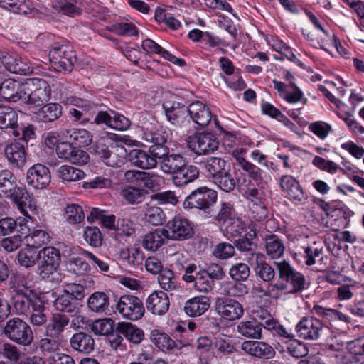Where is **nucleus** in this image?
<instances>
[{
    "label": "nucleus",
    "instance_id": "nucleus-1",
    "mask_svg": "<svg viewBox=\"0 0 364 364\" xmlns=\"http://www.w3.org/2000/svg\"><path fill=\"white\" fill-rule=\"evenodd\" d=\"M0 191L11 200L21 214L31 219L37 210L36 201L26 188L15 184V177L9 170L0 171Z\"/></svg>",
    "mask_w": 364,
    "mask_h": 364
},
{
    "label": "nucleus",
    "instance_id": "nucleus-2",
    "mask_svg": "<svg viewBox=\"0 0 364 364\" xmlns=\"http://www.w3.org/2000/svg\"><path fill=\"white\" fill-rule=\"evenodd\" d=\"M25 87L21 102L32 112H37L41 107L47 103L51 97V87L44 80L34 78Z\"/></svg>",
    "mask_w": 364,
    "mask_h": 364
},
{
    "label": "nucleus",
    "instance_id": "nucleus-3",
    "mask_svg": "<svg viewBox=\"0 0 364 364\" xmlns=\"http://www.w3.org/2000/svg\"><path fill=\"white\" fill-rule=\"evenodd\" d=\"M3 333L9 340L22 346H31L34 340L31 326L18 317L8 320Z\"/></svg>",
    "mask_w": 364,
    "mask_h": 364
},
{
    "label": "nucleus",
    "instance_id": "nucleus-4",
    "mask_svg": "<svg viewBox=\"0 0 364 364\" xmlns=\"http://www.w3.org/2000/svg\"><path fill=\"white\" fill-rule=\"evenodd\" d=\"M53 68L60 73H70L77 61L75 52L68 46L55 43L49 51Z\"/></svg>",
    "mask_w": 364,
    "mask_h": 364
},
{
    "label": "nucleus",
    "instance_id": "nucleus-5",
    "mask_svg": "<svg viewBox=\"0 0 364 364\" xmlns=\"http://www.w3.org/2000/svg\"><path fill=\"white\" fill-rule=\"evenodd\" d=\"M168 147L150 146L148 150L133 149L129 153L132 164L141 169H151L156 166L157 160L167 155Z\"/></svg>",
    "mask_w": 364,
    "mask_h": 364
},
{
    "label": "nucleus",
    "instance_id": "nucleus-6",
    "mask_svg": "<svg viewBox=\"0 0 364 364\" xmlns=\"http://www.w3.org/2000/svg\"><path fill=\"white\" fill-rule=\"evenodd\" d=\"M279 277L285 281L289 286V294H297L301 292L308 287V284L304 275L296 271L287 261L274 262Z\"/></svg>",
    "mask_w": 364,
    "mask_h": 364
},
{
    "label": "nucleus",
    "instance_id": "nucleus-7",
    "mask_svg": "<svg viewBox=\"0 0 364 364\" xmlns=\"http://www.w3.org/2000/svg\"><path fill=\"white\" fill-rule=\"evenodd\" d=\"M115 308L124 318L130 321L139 320L145 313L142 300L132 294L121 296L116 303Z\"/></svg>",
    "mask_w": 364,
    "mask_h": 364
},
{
    "label": "nucleus",
    "instance_id": "nucleus-8",
    "mask_svg": "<svg viewBox=\"0 0 364 364\" xmlns=\"http://www.w3.org/2000/svg\"><path fill=\"white\" fill-rule=\"evenodd\" d=\"M217 192L208 187H200L192 191L185 199V208H197L205 211L210 209L217 200Z\"/></svg>",
    "mask_w": 364,
    "mask_h": 364
},
{
    "label": "nucleus",
    "instance_id": "nucleus-9",
    "mask_svg": "<svg viewBox=\"0 0 364 364\" xmlns=\"http://www.w3.org/2000/svg\"><path fill=\"white\" fill-rule=\"evenodd\" d=\"M38 267L43 278H48L56 272L60 262V254L53 247H46L37 255Z\"/></svg>",
    "mask_w": 364,
    "mask_h": 364
},
{
    "label": "nucleus",
    "instance_id": "nucleus-10",
    "mask_svg": "<svg viewBox=\"0 0 364 364\" xmlns=\"http://www.w3.org/2000/svg\"><path fill=\"white\" fill-rule=\"evenodd\" d=\"M142 139L152 143L151 146L168 147L166 144L171 140V131L158 124L157 122H146L142 126Z\"/></svg>",
    "mask_w": 364,
    "mask_h": 364
},
{
    "label": "nucleus",
    "instance_id": "nucleus-11",
    "mask_svg": "<svg viewBox=\"0 0 364 364\" xmlns=\"http://www.w3.org/2000/svg\"><path fill=\"white\" fill-rule=\"evenodd\" d=\"M168 240L183 241L194 234L192 223L180 215L175 216L163 228Z\"/></svg>",
    "mask_w": 364,
    "mask_h": 364
},
{
    "label": "nucleus",
    "instance_id": "nucleus-12",
    "mask_svg": "<svg viewBox=\"0 0 364 364\" xmlns=\"http://www.w3.org/2000/svg\"><path fill=\"white\" fill-rule=\"evenodd\" d=\"M188 147L198 155L209 154L218 148L217 137L211 133H198L186 139Z\"/></svg>",
    "mask_w": 364,
    "mask_h": 364
},
{
    "label": "nucleus",
    "instance_id": "nucleus-13",
    "mask_svg": "<svg viewBox=\"0 0 364 364\" xmlns=\"http://www.w3.org/2000/svg\"><path fill=\"white\" fill-rule=\"evenodd\" d=\"M214 307L218 316L228 321L239 319L244 314L242 305L230 298H217Z\"/></svg>",
    "mask_w": 364,
    "mask_h": 364
},
{
    "label": "nucleus",
    "instance_id": "nucleus-14",
    "mask_svg": "<svg viewBox=\"0 0 364 364\" xmlns=\"http://www.w3.org/2000/svg\"><path fill=\"white\" fill-rule=\"evenodd\" d=\"M323 328L322 322L313 316H304L296 325L297 336L304 340H317Z\"/></svg>",
    "mask_w": 364,
    "mask_h": 364
},
{
    "label": "nucleus",
    "instance_id": "nucleus-15",
    "mask_svg": "<svg viewBox=\"0 0 364 364\" xmlns=\"http://www.w3.org/2000/svg\"><path fill=\"white\" fill-rule=\"evenodd\" d=\"M167 120L176 126L189 122L188 107L174 100H166L162 105Z\"/></svg>",
    "mask_w": 364,
    "mask_h": 364
},
{
    "label": "nucleus",
    "instance_id": "nucleus-16",
    "mask_svg": "<svg viewBox=\"0 0 364 364\" xmlns=\"http://www.w3.org/2000/svg\"><path fill=\"white\" fill-rule=\"evenodd\" d=\"M50 179L49 168L41 164H35L27 171L26 182L36 189L46 188L49 185Z\"/></svg>",
    "mask_w": 364,
    "mask_h": 364
},
{
    "label": "nucleus",
    "instance_id": "nucleus-17",
    "mask_svg": "<svg viewBox=\"0 0 364 364\" xmlns=\"http://www.w3.org/2000/svg\"><path fill=\"white\" fill-rule=\"evenodd\" d=\"M256 276L265 282H269L275 277L274 268L267 262L265 256L259 252H251L248 258Z\"/></svg>",
    "mask_w": 364,
    "mask_h": 364
},
{
    "label": "nucleus",
    "instance_id": "nucleus-18",
    "mask_svg": "<svg viewBox=\"0 0 364 364\" xmlns=\"http://www.w3.org/2000/svg\"><path fill=\"white\" fill-rule=\"evenodd\" d=\"M124 178L127 181L132 183L141 182L144 186L150 189H158L163 177L153 173H149L138 170H128L124 173Z\"/></svg>",
    "mask_w": 364,
    "mask_h": 364
},
{
    "label": "nucleus",
    "instance_id": "nucleus-19",
    "mask_svg": "<svg viewBox=\"0 0 364 364\" xmlns=\"http://www.w3.org/2000/svg\"><path fill=\"white\" fill-rule=\"evenodd\" d=\"M188 119L201 127L208 126L211 119L212 114L208 106L200 101H196L188 106Z\"/></svg>",
    "mask_w": 364,
    "mask_h": 364
},
{
    "label": "nucleus",
    "instance_id": "nucleus-20",
    "mask_svg": "<svg viewBox=\"0 0 364 364\" xmlns=\"http://www.w3.org/2000/svg\"><path fill=\"white\" fill-rule=\"evenodd\" d=\"M146 309L154 315H164L169 309L170 301L168 295L164 291H155L146 301Z\"/></svg>",
    "mask_w": 364,
    "mask_h": 364
},
{
    "label": "nucleus",
    "instance_id": "nucleus-21",
    "mask_svg": "<svg viewBox=\"0 0 364 364\" xmlns=\"http://www.w3.org/2000/svg\"><path fill=\"white\" fill-rule=\"evenodd\" d=\"M4 153L9 164L14 168H21L26 161V149L19 142H12L6 144Z\"/></svg>",
    "mask_w": 364,
    "mask_h": 364
},
{
    "label": "nucleus",
    "instance_id": "nucleus-22",
    "mask_svg": "<svg viewBox=\"0 0 364 364\" xmlns=\"http://www.w3.org/2000/svg\"><path fill=\"white\" fill-rule=\"evenodd\" d=\"M241 348L246 353L261 359H270L275 355L274 348L262 341H247L242 343Z\"/></svg>",
    "mask_w": 364,
    "mask_h": 364
},
{
    "label": "nucleus",
    "instance_id": "nucleus-23",
    "mask_svg": "<svg viewBox=\"0 0 364 364\" xmlns=\"http://www.w3.org/2000/svg\"><path fill=\"white\" fill-rule=\"evenodd\" d=\"M279 186L292 200L303 201L307 198L299 182L292 176H282L279 178Z\"/></svg>",
    "mask_w": 364,
    "mask_h": 364
},
{
    "label": "nucleus",
    "instance_id": "nucleus-24",
    "mask_svg": "<svg viewBox=\"0 0 364 364\" xmlns=\"http://www.w3.org/2000/svg\"><path fill=\"white\" fill-rule=\"evenodd\" d=\"M201 166L205 173L211 180L222 173H225L226 171H230L229 163L220 157H208L201 162Z\"/></svg>",
    "mask_w": 364,
    "mask_h": 364
},
{
    "label": "nucleus",
    "instance_id": "nucleus-25",
    "mask_svg": "<svg viewBox=\"0 0 364 364\" xmlns=\"http://www.w3.org/2000/svg\"><path fill=\"white\" fill-rule=\"evenodd\" d=\"M25 86L12 79H7L0 84V95L11 102L22 100Z\"/></svg>",
    "mask_w": 364,
    "mask_h": 364
},
{
    "label": "nucleus",
    "instance_id": "nucleus-26",
    "mask_svg": "<svg viewBox=\"0 0 364 364\" xmlns=\"http://www.w3.org/2000/svg\"><path fill=\"white\" fill-rule=\"evenodd\" d=\"M30 294L26 292L15 293L12 295L11 300L13 306L18 315H26L30 312V309L33 307V304L39 299L36 295L31 296L32 290L29 291Z\"/></svg>",
    "mask_w": 364,
    "mask_h": 364
},
{
    "label": "nucleus",
    "instance_id": "nucleus-27",
    "mask_svg": "<svg viewBox=\"0 0 364 364\" xmlns=\"http://www.w3.org/2000/svg\"><path fill=\"white\" fill-rule=\"evenodd\" d=\"M29 311L25 316L28 317V321L33 326L41 327L47 323L48 320V310L41 299L36 300Z\"/></svg>",
    "mask_w": 364,
    "mask_h": 364
},
{
    "label": "nucleus",
    "instance_id": "nucleus-28",
    "mask_svg": "<svg viewBox=\"0 0 364 364\" xmlns=\"http://www.w3.org/2000/svg\"><path fill=\"white\" fill-rule=\"evenodd\" d=\"M70 344L73 350L85 354L91 353L95 348L92 336L84 332L73 334L70 339Z\"/></svg>",
    "mask_w": 364,
    "mask_h": 364
},
{
    "label": "nucleus",
    "instance_id": "nucleus-29",
    "mask_svg": "<svg viewBox=\"0 0 364 364\" xmlns=\"http://www.w3.org/2000/svg\"><path fill=\"white\" fill-rule=\"evenodd\" d=\"M13 129V135L16 137L20 136V132L18 131V114L11 107L0 106V129Z\"/></svg>",
    "mask_w": 364,
    "mask_h": 364
},
{
    "label": "nucleus",
    "instance_id": "nucleus-30",
    "mask_svg": "<svg viewBox=\"0 0 364 364\" xmlns=\"http://www.w3.org/2000/svg\"><path fill=\"white\" fill-rule=\"evenodd\" d=\"M247 150L243 148H236L231 151L232 156L236 160L237 164L254 180L261 178V170L259 168L247 161L245 155Z\"/></svg>",
    "mask_w": 364,
    "mask_h": 364
},
{
    "label": "nucleus",
    "instance_id": "nucleus-31",
    "mask_svg": "<svg viewBox=\"0 0 364 364\" xmlns=\"http://www.w3.org/2000/svg\"><path fill=\"white\" fill-rule=\"evenodd\" d=\"M168 240L164 228H160L148 232L144 236L142 246L147 250L156 251Z\"/></svg>",
    "mask_w": 364,
    "mask_h": 364
},
{
    "label": "nucleus",
    "instance_id": "nucleus-32",
    "mask_svg": "<svg viewBox=\"0 0 364 364\" xmlns=\"http://www.w3.org/2000/svg\"><path fill=\"white\" fill-rule=\"evenodd\" d=\"M160 168L166 174L174 175L185 165L186 159L181 154H172L164 156L161 159Z\"/></svg>",
    "mask_w": 364,
    "mask_h": 364
},
{
    "label": "nucleus",
    "instance_id": "nucleus-33",
    "mask_svg": "<svg viewBox=\"0 0 364 364\" xmlns=\"http://www.w3.org/2000/svg\"><path fill=\"white\" fill-rule=\"evenodd\" d=\"M199 176L198 168L193 165H189L187 161L178 172L173 176L172 180L174 185L182 187L196 180Z\"/></svg>",
    "mask_w": 364,
    "mask_h": 364
},
{
    "label": "nucleus",
    "instance_id": "nucleus-34",
    "mask_svg": "<svg viewBox=\"0 0 364 364\" xmlns=\"http://www.w3.org/2000/svg\"><path fill=\"white\" fill-rule=\"evenodd\" d=\"M210 307L209 299L206 296H195L188 300L184 305L185 313L192 317L200 316Z\"/></svg>",
    "mask_w": 364,
    "mask_h": 364
},
{
    "label": "nucleus",
    "instance_id": "nucleus-35",
    "mask_svg": "<svg viewBox=\"0 0 364 364\" xmlns=\"http://www.w3.org/2000/svg\"><path fill=\"white\" fill-rule=\"evenodd\" d=\"M53 306L58 311L75 315L79 313L81 305L68 294L63 292L54 300Z\"/></svg>",
    "mask_w": 364,
    "mask_h": 364
},
{
    "label": "nucleus",
    "instance_id": "nucleus-36",
    "mask_svg": "<svg viewBox=\"0 0 364 364\" xmlns=\"http://www.w3.org/2000/svg\"><path fill=\"white\" fill-rule=\"evenodd\" d=\"M69 318L63 314H53L50 322L46 326L45 333L48 337H59L69 323Z\"/></svg>",
    "mask_w": 364,
    "mask_h": 364
},
{
    "label": "nucleus",
    "instance_id": "nucleus-37",
    "mask_svg": "<svg viewBox=\"0 0 364 364\" xmlns=\"http://www.w3.org/2000/svg\"><path fill=\"white\" fill-rule=\"evenodd\" d=\"M262 325L255 319L241 321L237 326V333L244 337L259 340L262 338Z\"/></svg>",
    "mask_w": 364,
    "mask_h": 364
},
{
    "label": "nucleus",
    "instance_id": "nucleus-38",
    "mask_svg": "<svg viewBox=\"0 0 364 364\" xmlns=\"http://www.w3.org/2000/svg\"><path fill=\"white\" fill-rule=\"evenodd\" d=\"M109 296L104 292H95L87 300V307L90 311L95 313H105L109 310Z\"/></svg>",
    "mask_w": 364,
    "mask_h": 364
},
{
    "label": "nucleus",
    "instance_id": "nucleus-39",
    "mask_svg": "<svg viewBox=\"0 0 364 364\" xmlns=\"http://www.w3.org/2000/svg\"><path fill=\"white\" fill-rule=\"evenodd\" d=\"M158 282L164 291L168 292L181 291L174 272L168 268H165L158 276Z\"/></svg>",
    "mask_w": 364,
    "mask_h": 364
},
{
    "label": "nucleus",
    "instance_id": "nucleus-40",
    "mask_svg": "<svg viewBox=\"0 0 364 364\" xmlns=\"http://www.w3.org/2000/svg\"><path fill=\"white\" fill-rule=\"evenodd\" d=\"M285 247L282 240L277 235H271L265 237V250L267 255L272 259H279L283 255Z\"/></svg>",
    "mask_w": 364,
    "mask_h": 364
},
{
    "label": "nucleus",
    "instance_id": "nucleus-41",
    "mask_svg": "<svg viewBox=\"0 0 364 364\" xmlns=\"http://www.w3.org/2000/svg\"><path fill=\"white\" fill-rule=\"evenodd\" d=\"M38 117L45 122H50L58 119L62 114V107L58 103H46L41 110L34 112Z\"/></svg>",
    "mask_w": 364,
    "mask_h": 364
},
{
    "label": "nucleus",
    "instance_id": "nucleus-42",
    "mask_svg": "<svg viewBox=\"0 0 364 364\" xmlns=\"http://www.w3.org/2000/svg\"><path fill=\"white\" fill-rule=\"evenodd\" d=\"M118 330L127 340L134 344H139L144 339V331L131 323H122Z\"/></svg>",
    "mask_w": 364,
    "mask_h": 364
},
{
    "label": "nucleus",
    "instance_id": "nucleus-43",
    "mask_svg": "<svg viewBox=\"0 0 364 364\" xmlns=\"http://www.w3.org/2000/svg\"><path fill=\"white\" fill-rule=\"evenodd\" d=\"M53 7L58 13L69 16L80 15L81 12L77 0H55Z\"/></svg>",
    "mask_w": 364,
    "mask_h": 364
},
{
    "label": "nucleus",
    "instance_id": "nucleus-44",
    "mask_svg": "<svg viewBox=\"0 0 364 364\" xmlns=\"http://www.w3.org/2000/svg\"><path fill=\"white\" fill-rule=\"evenodd\" d=\"M150 338L154 345L163 351L171 350L175 347L174 341L159 330H153L151 332Z\"/></svg>",
    "mask_w": 364,
    "mask_h": 364
},
{
    "label": "nucleus",
    "instance_id": "nucleus-45",
    "mask_svg": "<svg viewBox=\"0 0 364 364\" xmlns=\"http://www.w3.org/2000/svg\"><path fill=\"white\" fill-rule=\"evenodd\" d=\"M58 176L66 181H77L85 178V173L82 170L69 165H63L58 169Z\"/></svg>",
    "mask_w": 364,
    "mask_h": 364
},
{
    "label": "nucleus",
    "instance_id": "nucleus-46",
    "mask_svg": "<svg viewBox=\"0 0 364 364\" xmlns=\"http://www.w3.org/2000/svg\"><path fill=\"white\" fill-rule=\"evenodd\" d=\"M212 181L223 191L226 193L232 192L236 186V180L230 171H225L215 177Z\"/></svg>",
    "mask_w": 364,
    "mask_h": 364
},
{
    "label": "nucleus",
    "instance_id": "nucleus-47",
    "mask_svg": "<svg viewBox=\"0 0 364 364\" xmlns=\"http://www.w3.org/2000/svg\"><path fill=\"white\" fill-rule=\"evenodd\" d=\"M287 352L294 358H301L309 353V348L302 341L294 338L285 342Z\"/></svg>",
    "mask_w": 364,
    "mask_h": 364
},
{
    "label": "nucleus",
    "instance_id": "nucleus-48",
    "mask_svg": "<svg viewBox=\"0 0 364 364\" xmlns=\"http://www.w3.org/2000/svg\"><path fill=\"white\" fill-rule=\"evenodd\" d=\"M224 232L228 237H235L241 235L246 229V224L241 218L235 216L225 223Z\"/></svg>",
    "mask_w": 364,
    "mask_h": 364
},
{
    "label": "nucleus",
    "instance_id": "nucleus-49",
    "mask_svg": "<svg viewBox=\"0 0 364 364\" xmlns=\"http://www.w3.org/2000/svg\"><path fill=\"white\" fill-rule=\"evenodd\" d=\"M193 283L195 290L201 293H208L213 290L214 287V282L203 270L196 272V277Z\"/></svg>",
    "mask_w": 364,
    "mask_h": 364
},
{
    "label": "nucleus",
    "instance_id": "nucleus-50",
    "mask_svg": "<svg viewBox=\"0 0 364 364\" xmlns=\"http://www.w3.org/2000/svg\"><path fill=\"white\" fill-rule=\"evenodd\" d=\"M146 193L144 189L127 186L122 190V196L129 204H138L144 200Z\"/></svg>",
    "mask_w": 364,
    "mask_h": 364
},
{
    "label": "nucleus",
    "instance_id": "nucleus-51",
    "mask_svg": "<svg viewBox=\"0 0 364 364\" xmlns=\"http://www.w3.org/2000/svg\"><path fill=\"white\" fill-rule=\"evenodd\" d=\"M50 240L49 233L42 229L34 230L26 237L28 245L33 248H38L41 245L48 243Z\"/></svg>",
    "mask_w": 364,
    "mask_h": 364
},
{
    "label": "nucleus",
    "instance_id": "nucleus-52",
    "mask_svg": "<svg viewBox=\"0 0 364 364\" xmlns=\"http://www.w3.org/2000/svg\"><path fill=\"white\" fill-rule=\"evenodd\" d=\"M144 220L151 225H159L164 221L165 214L161 208L148 204L144 210Z\"/></svg>",
    "mask_w": 364,
    "mask_h": 364
},
{
    "label": "nucleus",
    "instance_id": "nucleus-53",
    "mask_svg": "<svg viewBox=\"0 0 364 364\" xmlns=\"http://www.w3.org/2000/svg\"><path fill=\"white\" fill-rule=\"evenodd\" d=\"M126 150L122 146H112L105 164L111 167H120L124 163Z\"/></svg>",
    "mask_w": 364,
    "mask_h": 364
},
{
    "label": "nucleus",
    "instance_id": "nucleus-54",
    "mask_svg": "<svg viewBox=\"0 0 364 364\" xmlns=\"http://www.w3.org/2000/svg\"><path fill=\"white\" fill-rule=\"evenodd\" d=\"M323 247L314 242L306 247H303V252H300L304 259V263L307 266H311L316 263V259L323 253Z\"/></svg>",
    "mask_w": 364,
    "mask_h": 364
},
{
    "label": "nucleus",
    "instance_id": "nucleus-55",
    "mask_svg": "<svg viewBox=\"0 0 364 364\" xmlns=\"http://www.w3.org/2000/svg\"><path fill=\"white\" fill-rule=\"evenodd\" d=\"M64 217L69 223L77 224L84 220L85 214L81 206L71 204L65 208Z\"/></svg>",
    "mask_w": 364,
    "mask_h": 364
},
{
    "label": "nucleus",
    "instance_id": "nucleus-56",
    "mask_svg": "<svg viewBox=\"0 0 364 364\" xmlns=\"http://www.w3.org/2000/svg\"><path fill=\"white\" fill-rule=\"evenodd\" d=\"M113 320L109 318L97 319L92 323L91 329L96 335H109L113 332Z\"/></svg>",
    "mask_w": 364,
    "mask_h": 364
},
{
    "label": "nucleus",
    "instance_id": "nucleus-57",
    "mask_svg": "<svg viewBox=\"0 0 364 364\" xmlns=\"http://www.w3.org/2000/svg\"><path fill=\"white\" fill-rule=\"evenodd\" d=\"M67 267L70 272L77 275L85 274L90 269L89 263L80 257L69 259Z\"/></svg>",
    "mask_w": 364,
    "mask_h": 364
},
{
    "label": "nucleus",
    "instance_id": "nucleus-58",
    "mask_svg": "<svg viewBox=\"0 0 364 364\" xmlns=\"http://www.w3.org/2000/svg\"><path fill=\"white\" fill-rule=\"evenodd\" d=\"M70 137L79 146H87L92 141V136L90 132L84 129H75L69 132Z\"/></svg>",
    "mask_w": 364,
    "mask_h": 364
},
{
    "label": "nucleus",
    "instance_id": "nucleus-59",
    "mask_svg": "<svg viewBox=\"0 0 364 364\" xmlns=\"http://www.w3.org/2000/svg\"><path fill=\"white\" fill-rule=\"evenodd\" d=\"M235 216L234 205L228 202H222L214 219L219 223H225Z\"/></svg>",
    "mask_w": 364,
    "mask_h": 364
},
{
    "label": "nucleus",
    "instance_id": "nucleus-60",
    "mask_svg": "<svg viewBox=\"0 0 364 364\" xmlns=\"http://www.w3.org/2000/svg\"><path fill=\"white\" fill-rule=\"evenodd\" d=\"M312 164L321 170L328 172L331 174L336 173L338 171H340L343 174L346 173L345 170L343 168L339 167L333 161L326 160L318 156H316L314 158Z\"/></svg>",
    "mask_w": 364,
    "mask_h": 364
},
{
    "label": "nucleus",
    "instance_id": "nucleus-61",
    "mask_svg": "<svg viewBox=\"0 0 364 364\" xmlns=\"http://www.w3.org/2000/svg\"><path fill=\"white\" fill-rule=\"evenodd\" d=\"M250 273V271L248 265L242 262L233 264L229 270L230 277L235 281L238 282L247 280Z\"/></svg>",
    "mask_w": 364,
    "mask_h": 364
},
{
    "label": "nucleus",
    "instance_id": "nucleus-62",
    "mask_svg": "<svg viewBox=\"0 0 364 364\" xmlns=\"http://www.w3.org/2000/svg\"><path fill=\"white\" fill-rule=\"evenodd\" d=\"M84 238L92 247H100L102 242V237L100 229L97 227H87L85 228Z\"/></svg>",
    "mask_w": 364,
    "mask_h": 364
},
{
    "label": "nucleus",
    "instance_id": "nucleus-63",
    "mask_svg": "<svg viewBox=\"0 0 364 364\" xmlns=\"http://www.w3.org/2000/svg\"><path fill=\"white\" fill-rule=\"evenodd\" d=\"M135 225L129 219L119 218L114 228L117 235L129 237L135 232Z\"/></svg>",
    "mask_w": 364,
    "mask_h": 364
},
{
    "label": "nucleus",
    "instance_id": "nucleus-64",
    "mask_svg": "<svg viewBox=\"0 0 364 364\" xmlns=\"http://www.w3.org/2000/svg\"><path fill=\"white\" fill-rule=\"evenodd\" d=\"M82 255L87 258L90 263L100 271L108 272L109 264L108 263L109 259L107 258H104L101 255H96L87 250H82Z\"/></svg>",
    "mask_w": 364,
    "mask_h": 364
}]
</instances>
